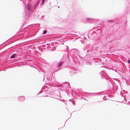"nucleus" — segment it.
<instances>
[{
  "label": "nucleus",
  "instance_id": "3",
  "mask_svg": "<svg viewBox=\"0 0 130 130\" xmlns=\"http://www.w3.org/2000/svg\"><path fill=\"white\" fill-rule=\"evenodd\" d=\"M62 62H61V63L59 64V65L58 66V67H60L61 65L62 64Z\"/></svg>",
  "mask_w": 130,
  "mask_h": 130
},
{
  "label": "nucleus",
  "instance_id": "6",
  "mask_svg": "<svg viewBox=\"0 0 130 130\" xmlns=\"http://www.w3.org/2000/svg\"><path fill=\"white\" fill-rule=\"evenodd\" d=\"M45 0H42V3H43L44 1Z\"/></svg>",
  "mask_w": 130,
  "mask_h": 130
},
{
  "label": "nucleus",
  "instance_id": "4",
  "mask_svg": "<svg viewBox=\"0 0 130 130\" xmlns=\"http://www.w3.org/2000/svg\"><path fill=\"white\" fill-rule=\"evenodd\" d=\"M46 30H44V31H43V34H45V33H46Z\"/></svg>",
  "mask_w": 130,
  "mask_h": 130
},
{
  "label": "nucleus",
  "instance_id": "1",
  "mask_svg": "<svg viewBox=\"0 0 130 130\" xmlns=\"http://www.w3.org/2000/svg\"><path fill=\"white\" fill-rule=\"evenodd\" d=\"M27 9L29 10H30L31 8V5L30 4H28L27 5Z\"/></svg>",
  "mask_w": 130,
  "mask_h": 130
},
{
  "label": "nucleus",
  "instance_id": "5",
  "mask_svg": "<svg viewBox=\"0 0 130 130\" xmlns=\"http://www.w3.org/2000/svg\"><path fill=\"white\" fill-rule=\"evenodd\" d=\"M129 63H130V60H128L127 61Z\"/></svg>",
  "mask_w": 130,
  "mask_h": 130
},
{
  "label": "nucleus",
  "instance_id": "2",
  "mask_svg": "<svg viewBox=\"0 0 130 130\" xmlns=\"http://www.w3.org/2000/svg\"><path fill=\"white\" fill-rule=\"evenodd\" d=\"M16 56V55L15 54H13L11 56L10 58H13L15 57Z\"/></svg>",
  "mask_w": 130,
  "mask_h": 130
}]
</instances>
